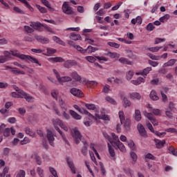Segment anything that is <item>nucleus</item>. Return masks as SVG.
I'll list each match as a JSON object with an SVG mask.
<instances>
[{
	"mask_svg": "<svg viewBox=\"0 0 177 177\" xmlns=\"http://www.w3.org/2000/svg\"><path fill=\"white\" fill-rule=\"evenodd\" d=\"M3 58L6 59V62H8L12 59V56H15V57H18L21 60H29L31 63H34L35 64H38L41 67L42 64L39 63V61L37 59V58L32 57L30 55H26L24 54H20L17 50H10V51H4L3 52Z\"/></svg>",
	"mask_w": 177,
	"mask_h": 177,
	"instance_id": "obj_1",
	"label": "nucleus"
},
{
	"mask_svg": "<svg viewBox=\"0 0 177 177\" xmlns=\"http://www.w3.org/2000/svg\"><path fill=\"white\" fill-rule=\"evenodd\" d=\"M51 96L54 99H55V100H58L61 109H63L64 110H67V105H66V102H64V100L62 99V97H60V95L59 94V90H52Z\"/></svg>",
	"mask_w": 177,
	"mask_h": 177,
	"instance_id": "obj_2",
	"label": "nucleus"
},
{
	"mask_svg": "<svg viewBox=\"0 0 177 177\" xmlns=\"http://www.w3.org/2000/svg\"><path fill=\"white\" fill-rule=\"evenodd\" d=\"M40 27H42V25L39 22H30V26H25L24 27L26 32L28 34H32L35 30H38Z\"/></svg>",
	"mask_w": 177,
	"mask_h": 177,
	"instance_id": "obj_3",
	"label": "nucleus"
},
{
	"mask_svg": "<svg viewBox=\"0 0 177 177\" xmlns=\"http://www.w3.org/2000/svg\"><path fill=\"white\" fill-rule=\"evenodd\" d=\"M53 73L55 74L58 82L59 84H64V82H70L73 81V79L71 77L68 76H64V77H60V75L59 74V72L56 69L53 70Z\"/></svg>",
	"mask_w": 177,
	"mask_h": 177,
	"instance_id": "obj_4",
	"label": "nucleus"
},
{
	"mask_svg": "<svg viewBox=\"0 0 177 177\" xmlns=\"http://www.w3.org/2000/svg\"><path fill=\"white\" fill-rule=\"evenodd\" d=\"M72 136L76 143V145L80 144V142L82 140V136L81 135V133L77 128H74L71 131Z\"/></svg>",
	"mask_w": 177,
	"mask_h": 177,
	"instance_id": "obj_5",
	"label": "nucleus"
},
{
	"mask_svg": "<svg viewBox=\"0 0 177 177\" xmlns=\"http://www.w3.org/2000/svg\"><path fill=\"white\" fill-rule=\"evenodd\" d=\"M65 111H63L62 113H60V111H59V109H57V107H54L53 108V111L55 114H57V115H58L59 117H63V118H64V120H71V116H70V114L67 113V112H66V111H67L66 109H64Z\"/></svg>",
	"mask_w": 177,
	"mask_h": 177,
	"instance_id": "obj_6",
	"label": "nucleus"
},
{
	"mask_svg": "<svg viewBox=\"0 0 177 177\" xmlns=\"http://www.w3.org/2000/svg\"><path fill=\"white\" fill-rule=\"evenodd\" d=\"M62 11L65 15H73L74 11H73V8L68 6V3L67 2H64L62 5Z\"/></svg>",
	"mask_w": 177,
	"mask_h": 177,
	"instance_id": "obj_7",
	"label": "nucleus"
},
{
	"mask_svg": "<svg viewBox=\"0 0 177 177\" xmlns=\"http://www.w3.org/2000/svg\"><path fill=\"white\" fill-rule=\"evenodd\" d=\"M144 114L145 116L148 118L149 121H151L154 127H157L158 125V121L157 120V119H156V118H154L153 113L145 112Z\"/></svg>",
	"mask_w": 177,
	"mask_h": 177,
	"instance_id": "obj_8",
	"label": "nucleus"
},
{
	"mask_svg": "<svg viewBox=\"0 0 177 177\" xmlns=\"http://www.w3.org/2000/svg\"><path fill=\"white\" fill-rule=\"evenodd\" d=\"M46 138L49 142V145H50L53 147H55V136L53 135V132L52 131L48 129Z\"/></svg>",
	"mask_w": 177,
	"mask_h": 177,
	"instance_id": "obj_9",
	"label": "nucleus"
},
{
	"mask_svg": "<svg viewBox=\"0 0 177 177\" xmlns=\"http://www.w3.org/2000/svg\"><path fill=\"white\" fill-rule=\"evenodd\" d=\"M137 129L142 138H147V133L146 132V129H145V127L142 123H138L137 125Z\"/></svg>",
	"mask_w": 177,
	"mask_h": 177,
	"instance_id": "obj_10",
	"label": "nucleus"
},
{
	"mask_svg": "<svg viewBox=\"0 0 177 177\" xmlns=\"http://www.w3.org/2000/svg\"><path fill=\"white\" fill-rule=\"evenodd\" d=\"M71 77L77 82H82V84H85L86 82V79L81 77L80 75H78V73L75 71L71 73Z\"/></svg>",
	"mask_w": 177,
	"mask_h": 177,
	"instance_id": "obj_11",
	"label": "nucleus"
},
{
	"mask_svg": "<svg viewBox=\"0 0 177 177\" xmlns=\"http://www.w3.org/2000/svg\"><path fill=\"white\" fill-rule=\"evenodd\" d=\"M73 107L75 110H77V111H79V113H81V114H85L86 115H89L91 118H93V115L91 114V113L86 111V109H80V107L78 106V105L77 104L73 105Z\"/></svg>",
	"mask_w": 177,
	"mask_h": 177,
	"instance_id": "obj_12",
	"label": "nucleus"
},
{
	"mask_svg": "<svg viewBox=\"0 0 177 177\" xmlns=\"http://www.w3.org/2000/svg\"><path fill=\"white\" fill-rule=\"evenodd\" d=\"M21 95H22L21 99H25L28 103H32V102H34V97L26 92L23 91L21 93Z\"/></svg>",
	"mask_w": 177,
	"mask_h": 177,
	"instance_id": "obj_13",
	"label": "nucleus"
},
{
	"mask_svg": "<svg viewBox=\"0 0 177 177\" xmlns=\"http://www.w3.org/2000/svg\"><path fill=\"white\" fill-rule=\"evenodd\" d=\"M129 97L131 100H140L142 99V95L138 92H132L129 93Z\"/></svg>",
	"mask_w": 177,
	"mask_h": 177,
	"instance_id": "obj_14",
	"label": "nucleus"
},
{
	"mask_svg": "<svg viewBox=\"0 0 177 177\" xmlns=\"http://www.w3.org/2000/svg\"><path fill=\"white\" fill-rule=\"evenodd\" d=\"M71 95L73 96H77V97H84V93L81 91V90L75 88H73L70 91Z\"/></svg>",
	"mask_w": 177,
	"mask_h": 177,
	"instance_id": "obj_15",
	"label": "nucleus"
},
{
	"mask_svg": "<svg viewBox=\"0 0 177 177\" xmlns=\"http://www.w3.org/2000/svg\"><path fill=\"white\" fill-rule=\"evenodd\" d=\"M47 60L50 62V63H63V62H64V59L61 57H50L48 58Z\"/></svg>",
	"mask_w": 177,
	"mask_h": 177,
	"instance_id": "obj_16",
	"label": "nucleus"
},
{
	"mask_svg": "<svg viewBox=\"0 0 177 177\" xmlns=\"http://www.w3.org/2000/svg\"><path fill=\"white\" fill-rule=\"evenodd\" d=\"M146 126L153 133H155L157 136H161L162 133H158V131H154V128H153V125L151 124L150 122L146 121Z\"/></svg>",
	"mask_w": 177,
	"mask_h": 177,
	"instance_id": "obj_17",
	"label": "nucleus"
},
{
	"mask_svg": "<svg viewBox=\"0 0 177 177\" xmlns=\"http://www.w3.org/2000/svg\"><path fill=\"white\" fill-rule=\"evenodd\" d=\"M31 158H32V160H35L37 165H41V164H42V160L41 159V157H39L38 153H33L31 155Z\"/></svg>",
	"mask_w": 177,
	"mask_h": 177,
	"instance_id": "obj_18",
	"label": "nucleus"
},
{
	"mask_svg": "<svg viewBox=\"0 0 177 177\" xmlns=\"http://www.w3.org/2000/svg\"><path fill=\"white\" fill-rule=\"evenodd\" d=\"M92 120H95V116H93V118H91L88 115V117L84 118L83 124L85 125V127H91V125L93 124Z\"/></svg>",
	"mask_w": 177,
	"mask_h": 177,
	"instance_id": "obj_19",
	"label": "nucleus"
},
{
	"mask_svg": "<svg viewBox=\"0 0 177 177\" xmlns=\"http://www.w3.org/2000/svg\"><path fill=\"white\" fill-rule=\"evenodd\" d=\"M115 149H119L120 151L122 153H125L127 151V149H125V145L121 141L117 142L116 144L114 145Z\"/></svg>",
	"mask_w": 177,
	"mask_h": 177,
	"instance_id": "obj_20",
	"label": "nucleus"
},
{
	"mask_svg": "<svg viewBox=\"0 0 177 177\" xmlns=\"http://www.w3.org/2000/svg\"><path fill=\"white\" fill-rule=\"evenodd\" d=\"M52 123L55 129L59 128L63 124V121L59 118L52 119Z\"/></svg>",
	"mask_w": 177,
	"mask_h": 177,
	"instance_id": "obj_21",
	"label": "nucleus"
},
{
	"mask_svg": "<svg viewBox=\"0 0 177 177\" xmlns=\"http://www.w3.org/2000/svg\"><path fill=\"white\" fill-rule=\"evenodd\" d=\"M95 117L96 118H98V120H103L104 121H110V116L104 113H102V114L96 113Z\"/></svg>",
	"mask_w": 177,
	"mask_h": 177,
	"instance_id": "obj_22",
	"label": "nucleus"
},
{
	"mask_svg": "<svg viewBox=\"0 0 177 177\" xmlns=\"http://www.w3.org/2000/svg\"><path fill=\"white\" fill-rule=\"evenodd\" d=\"M172 106H174V103L170 102L169 105V109H167L165 111V114L167 117L169 118H173V114H172Z\"/></svg>",
	"mask_w": 177,
	"mask_h": 177,
	"instance_id": "obj_23",
	"label": "nucleus"
},
{
	"mask_svg": "<svg viewBox=\"0 0 177 177\" xmlns=\"http://www.w3.org/2000/svg\"><path fill=\"white\" fill-rule=\"evenodd\" d=\"M69 114L74 118V120H80L82 118L81 115L78 114L77 112L73 110H69Z\"/></svg>",
	"mask_w": 177,
	"mask_h": 177,
	"instance_id": "obj_24",
	"label": "nucleus"
},
{
	"mask_svg": "<svg viewBox=\"0 0 177 177\" xmlns=\"http://www.w3.org/2000/svg\"><path fill=\"white\" fill-rule=\"evenodd\" d=\"M75 64H77L75 61L69 59L64 62V66L66 67V68H71V67L75 66Z\"/></svg>",
	"mask_w": 177,
	"mask_h": 177,
	"instance_id": "obj_25",
	"label": "nucleus"
},
{
	"mask_svg": "<svg viewBox=\"0 0 177 177\" xmlns=\"http://www.w3.org/2000/svg\"><path fill=\"white\" fill-rule=\"evenodd\" d=\"M177 60L176 59H171L167 62L163 64L162 67L165 68V67H172L176 63Z\"/></svg>",
	"mask_w": 177,
	"mask_h": 177,
	"instance_id": "obj_26",
	"label": "nucleus"
},
{
	"mask_svg": "<svg viewBox=\"0 0 177 177\" xmlns=\"http://www.w3.org/2000/svg\"><path fill=\"white\" fill-rule=\"evenodd\" d=\"M131 106H132V102H131V100H129L128 97H124L123 107H124V109H127V107H131Z\"/></svg>",
	"mask_w": 177,
	"mask_h": 177,
	"instance_id": "obj_27",
	"label": "nucleus"
},
{
	"mask_svg": "<svg viewBox=\"0 0 177 177\" xmlns=\"http://www.w3.org/2000/svg\"><path fill=\"white\" fill-rule=\"evenodd\" d=\"M155 142L157 149H162V147H164V145H165V140H155Z\"/></svg>",
	"mask_w": 177,
	"mask_h": 177,
	"instance_id": "obj_28",
	"label": "nucleus"
},
{
	"mask_svg": "<svg viewBox=\"0 0 177 177\" xmlns=\"http://www.w3.org/2000/svg\"><path fill=\"white\" fill-rule=\"evenodd\" d=\"M145 83V78L140 77L136 80H131L133 85H140V84Z\"/></svg>",
	"mask_w": 177,
	"mask_h": 177,
	"instance_id": "obj_29",
	"label": "nucleus"
},
{
	"mask_svg": "<svg viewBox=\"0 0 177 177\" xmlns=\"http://www.w3.org/2000/svg\"><path fill=\"white\" fill-rule=\"evenodd\" d=\"M118 62L121 63L122 64H127L128 66H132V62L128 60V59L125 57H120L118 59Z\"/></svg>",
	"mask_w": 177,
	"mask_h": 177,
	"instance_id": "obj_30",
	"label": "nucleus"
},
{
	"mask_svg": "<svg viewBox=\"0 0 177 177\" xmlns=\"http://www.w3.org/2000/svg\"><path fill=\"white\" fill-rule=\"evenodd\" d=\"M53 41H54V42H56V44H59V45L66 46V43L60 39V38H59L57 36H53Z\"/></svg>",
	"mask_w": 177,
	"mask_h": 177,
	"instance_id": "obj_31",
	"label": "nucleus"
},
{
	"mask_svg": "<svg viewBox=\"0 0 177 177\" xmlns=\"http://www.w3.org/2000/svg\"><path fill=\"white\" fill-rule=\"evenodd\" d=\"M69 38L73 39V41H81L82 39L81 35L75 33H71Z\"/></svg>",
	"mask_w": 177,
	"mask_h": 177,
	"instance_id": "obj_32",
	"label": "nucleus"
},
{
	"mask_svg": "<svg viewBox=\"0 0 177 177\" xmlns=\"http://www.w3.org/2000/svg\"><path fill=\"white\" fill-rule=\"evenodd\" d=\"M105 56H109V57H111V59H115L120 57V54L117 53H111V52H108L104 54Z\"/></svg>",
	"mask_w": 177,
	"mask_h": 177,
	"instance_id": "obj_33",
	"label": "nucleus"
},
{
	"mask_svg": "<svg viewBox=\"0 0 177 177\" xmlns=\"http://www.w3.org/2000/svg\"><path fill=\"white\" fill-rule=\"evenodd\" d=\"M97 50H99V48H97L96 47H93L92 46H88L86 48V53H93L96 52Z\"/></svg>",
	"mask_w": 177,
	"mask_h": 177,
	"instance_id": "obj_34",
	"label": "nucleus"
},
{
	"mask_svg": "<svg viewBox=\"0 0 177 177\" xmlns=\"http://www.w3.org/2000/svg\"><path fill=\"white\" fill-rule=\"evenodd\" d=\"M25 132L26 135H29V136H31L32 138H35V132H34L31 129H30V127H26Z\"/></svg>",
	"mask_w": 177,
	"mask_h": 177,
	"instance_id": "obj_35",
	"label": "nucleus"
},
{
	"mask_svg": "<svg viewBox=\"0 0 177 177\" xmlns=\"http://www.w3.org/2000/svg\"><path fill=\"white\" fill-rule=\"evenodd\" d=\"M105 100L108 102V103H110L111 104H113V106H117V101L114 100V98L107 96L105 97Z\"/></svg>",
	"mask_w": 177,
	"mask_h": 177,
	"instance_id": "obj_36",
	"label": "nucleus"
},
{
	"mask_svg": "<svg viewBox=\"0 0 177 177\" xmlns=\"http://www.w3.org/2000/svg\"><path fill=\"white\" fill-rule=\"evenodd\" d=\"M84 147L82 149V153L84 156H86L88 154V142L86 141H83Z\"/></svg>",
	"mask_w": 177,
	"mask_h": 177,
	"instance_id": "obj_37",
	"label": "nucleus"
},
{
	"mask_svg": "<svg viewBox=\"0 0 177 177\" xmlns=\"http://www.w3.org/2000/svg\"><path fill=\"white\" fill-rule=\"evenodd\" d=\"M55 130L59 133L60 136H62L64 142H65L66 143H68V141L67 140V139H66V135L63 133V131L60 130V128L56 127Z\"/></svg>",
	"mask_w": 177,
	"mask_h": 177,
	"instance_id": "obj_38",
	"label": "nucleus"
},
{
	"mask_svg": "<svg viewBox=\"0 0 177 177\" xmlns=\"http://www.w3.org/2000/svg\"><path fill=\"white\" fill-rule=\"evenodd\" d=\"M111 136L113 138L112 142H111V145H116L120 142V139L118 138V136L115 135V133H112Z\"/></svg>",
	"mask_w": 177,
	"mask_h": 177,
	"instance_id": "obj_39",
	"label": "nucleus"
},
{
	"mask_svg": "<svg viewBox=\"0 0 177 177\" xmlns=\"http://www.w3.org/2000/svg\"><path fill=\"white\" fill-rule=\"evenodd\" d=\"M36 39H37V41H39V42H41V44H48L49 43V39L45 38L44 37L37 36V37H36Z\"/></svg>",
	"mask_w": 177,
	"mask_h": 177,
	"instance_id": "obj_40",
	"label": "nucleus"
},
{
	"mask_svg": "<svg viewBox=\"0 0 177 177\" xmlns=\"http://www.w3.org/2000/svg\"><path fill=\"white\" fill-rule=\"evenodd\" d=\"M41 3H43L44 6H46V8H48V9L51 12H55V8L50 7V4L49 3V1H48L47 0H41Z\"/></svg>",
	"mask_w": 177,
	"mask_h": 177,
	"instance_id": "obj_41",
	"label": "nucleus"
},
{
	"mask_svg": "<svg viewBox=\"0 0 177 177\" xmlns=\"http://www.w3.org/2000/svg\"><path fill=\"white\" fill-rule=\"evenodd\" d=\"M135 120L136 121H140L142 120V114L140 113V111L136 109L135 111Z\"/></svg>",
	"mask_w": 177,
	"mask_h": 177,
	"instance_id": "obj_42",
	"label": "nucleus"
},
{
	"mask_svg": "<svg viewBox=\"0 0 177 177\" xmlns=\"http://www.w3.org/2000/svg\"><path fill=\"white\" fill-rule=\"evenodd\" d=\"M167 93L168 92V88H163V91H160L161 95H162V99L163 100V102H167V100H168V97H167V95H165V93Z\"/></svg>",
	"mask_w": 177,
	"mask_h": 177,
	"instance_id": "obj_43",
	"label": "nucleus"
},
{
	"mask_svg": "<svg viewBox=\"0 0 177 177\" xmlns=\"http://www.w3.org/2000/svg\"><path fill=\"white\" fill-rule=\"evenodd\" d=\"M121 124H123L124 128L128 131L131 127V120L129 119H124V121Z\"/></svg>",
	"mask_w": 177,
	"mask_h": 177,
	"instance_id": "obj_44",
	"label": "nucleus"
},
{
	"mask_svg": "<svg viewBox=\"0 0 177 177\" xmlns=\"http://www.w3.org/2000/svg\"><path fill=\"white\" fill-rule=\"evenodd\" d=\"M84 84L87 85V86H97V82L96 81H86L84 82Z\"/></svg>",
	"mask_w": 177,
	"mask_h": 177,
	"instance_id": "obj_45",
	"label": "nucleus"
},
{
	"mask_svg": "<svg viewBox=\"0 0 177 177\" xmlns=\"http://www.w3.org/2000/svg\"><path fill=\"white\" fill-rule=\"evenodd\" d=\"M13 74H18L21 75H24L26 74V72L24 71H21L17 68H15L13 70L11 71Z\"/></svg>",
	"mask_w": 177,
	"mask_h": 177,
	"instance_id": "obj_46",
	"label": "nucleus"
},
{
	"mask_svg": "<svg viewBox=\"0 0 177 177\" xmlns=\"http://www.w3.org/2000/svg\"><path fill=\"white\" fill-rule=\"evenodd\" d=\"M147 50H149L150 52H158L160 49H162V46H156V47H150L146 48Z\"/></svg>",
	"mask_w": 177,
	"mask_h": 177,
	"instance_id": "obj_47",
	"label": "nucleus"
},
{
	"mask_svg": "<svg viewBox=\"0 0 177 177\" xmlns=\"http://www.w3.org/2000/svg\"><path fill=\"white\" fill-rule=\"evenodd\" d=\"M46 50H47V53L44 54L45 56H51V55H55V53H56V49H54V48H48Z\"/></svg>",
	"mask_w": 177,
	"mask_h": 177,
	"instance_id": "obj_48",
	"label": "nucleus"
},
{
	"mask_svg": "<svg viewBox=\"0 0 177 177\" xmlns=\"http://www.w3.org/2000/svg\"><path fill=\"white\" fill-rule=\"evenodd\" d=\"M149 96L152 100H158V95H157V93L154 91H151Z\"/></svg>",
	"mask_w": 177,
	"mask_h": 177,
	"instance_id": "obj_49",
	"label": "nucleus"
},
{
	"mask_svg": "<svg viewBox=\"0 0 177 177\" xmlns=\"http://www.w3.org/2000/svg\"><path fill=\"white\" fill-rule=\"evenodd\" d=\"M147 56H148V57H150V59H151V60H160V55H155L154 54H151L150 53L147 54Z\"/></svg>",
	"mask_w": 177,
	"mask_h": 177,
	"instance_id": "obj_50",
	"label": "nucleus"
},
{
	"mask_svg": "<svg viewBox=\"0 0 177 177\" xmlns=\"http://www.w3.org/2000/svg\"><path fill=\"white\" fill-rule=\"evenodd\" d=\"M170 17L171 15L166 14L163 17H160L159 20L161 23H165V21H168V20H169Z\"/></svg>",
	"mask_w": 177,
	"mask_h": 177,
	"instance_id": "obj_51",
	"label": "nucleus"
},
{
	"mask_svg": "<svg viewBox=\"0 0 177 177\" xmlns=\"http://www.w3.org/2000/svg\"><path fill=\"white\" fill-rule=\"evenodd\" d=\"M23 91H20L19 93L12 92L11 93L12 97H15L16 99H19L22 97L21 93Z\"/></svg>",
	"mask_w": 177,
	"mask_h": 177,
	"instance_id": "obj_52",
	"label": "nucleus"
},
{
	"mask_svg": "<svg viewBox=\"0 0 177 177\" xmlns=\"http://www.w3.org/2000/svg\"><path fill=\"white\" fill-rule=\"evenodd\" d=\"M135 73L132 71H129L126 74V78L128 81H130V80H132Z\"/></svg>",
	"mask_w": 177,
	"mask_h": 177,
	"instance_id": "obj_53",
	"label": "nucleus"
},
{
	"mask_svg": "<svg viewBox=\"0 0 177 177\" xmlns=\"http://www.w3.org/2000/svg\"><path fill=\"white\" fill-rule=\"evenodd\" d=\"M108 147H109V151L111 157H115V152L114 151V149L111 147V145L110 143H108Z\"/></svg>",
	"mask_w": 177,
	"mask_h": 177,
	"instance_id": "obj_54",
	"label": "nucleus"
},
{
	"mask_svg": "<svg viewBox=\"0 0 177 177\" xmlns=\"http://www.w3.org/2000/svg\"><path fill=\"white\" fill-rule=\"evenodd\" d=\"M131 158H132V164H135L136 161H138V155L135 153V152L130 153Z\"/></svg>",
	"mask_w": 177,
	"mask_h": 177,
	"instance_id": "obj_55",
	"label": "nucleus"
},
{
	"mask_svg": "<svg viewBox=\"0 0 177 177\" xmlns=\"http://www.w3.org/2000/svg\"><path fill=\"white\" fill-rule=\"evenodd\" d=\"M107 45H109L111 48H115V49H118L120 46V45L119 44H117V43L113 42V41H109L107 43Z\"/></svg>",
	"mask_w": 177,
	"mask_h": 177,
	"instance_id": "obj_56",
	"label": "nucleus"
},
{
	"mask_svg": "<svg viewBox=\"0 0 177 177\" xmlns=\"http://www.w3.org/2000/svg\"><path fill=\"white\" fill-rule=\"evenodd\" d=\"M67 161H68V164L73 174H75V167H74V162H73L72 160H70L68 159Z\"/></svg>",
	"mask_w": 177,
	"mask_h": 177,
	"instance_id": "obj_57",
	"label": "nucleus"
},
{
	"mask_svg": "<svg viewBox=\"0 0 177 177\" xmlns=\"http://www.w3.org/2000/svg\"><path fill=\"white\" fill-rule=\"evenodd\" d=\"M152 68L151 67H147L145 68L142 71V76L143 77H146V75H147V74H149V73H150V71H151Z\"/></svg>",
	"mask_w": 177,
	"mask_h": 177,
	"instance_id": "obj_58",
	"label": "nucleus"
},
{
	"mask_svg": "<svg viewBox=\"0 0 177 177\" xmlns=\"http://www.w3.org/2000/svg\"><path fill=\"white\" fill-rule=\"evenodd\" d=\"M119 118L120 120V122L122 123L125 121V115H124V111H119Z\"/></svg>",
	"mask_w": 177,
	"mask_h": 177,
	"instance_id": "obj_59",
	"label": "nucleus"
},
{
	"mask_svg": "<svg viewBox=\"0 0 177 177\" xmlns=\"http://www.w3.org/2000/svg\"><path fill=\"white\" fill-rule=\"evenodd\" d=\"M88 110H96V105L93 104H85Z\"/></svg>",
	"mask_w": 177,
	"mask_h": 177,
	"instance_id": "obj_60",
	"label": "nucleus"
},
{
	"mask_svg": "<svg viewBox=\"0 0 177 177\" xmlns=\"http://www.w3.org/2000/svg\"><path fill=\"white\" fill-rule=\"evenodd\" d=\"M110 91H111L110 86L109 84H106L105 86H104L102 88L103 93H109Z\"/></svg>",
	"mask_w": 177,
	"mask_h": 177,
	"instance_id": "obj_61",
	"label": "nucleus"
},
{
	"mask_svg": "<svg viewBox=\"0 0 177 177\" xmlns=\"http://www.w3.org/2000/svg\"><path fill=\"white\" fill-rule=\"evenodd\" d=\"M16 177H26V171L24 170H19L17 174Z\"/></svg>",
	"mask_w": 177,
	"mask_h": 177,
	"instance_id": "obj_62",
	"label": "nucleus"
},
{
	"mask_svg": "<svg viewBox=\"0 0 177 177\" xmlns=\"http://www.w3.org/2000/svg\"><path fill=\"white\" fill-rule=\"evenodd\" d=\"M153 114H154V115H161L162 112L161 110L158 109H152L151 111Z\"/></svg>",
	"mask_w": 177,
	"mask_h": 177,
	"instance_id": "obj_63",
	"label": "nucleus"
},
{
	"mask_svg": "<svg viewBox=\"0 0 177 177\" xmlns=\"http://www.w3.org/2000/svg\"><path fill=\"white\" fill-rule=\"evenodd\" d=\"M37 172L39 175V177H44V169H42V168L41 167H37Z\"/></svg>",
	"mask_w": 177,
	"mask_h": 177,
	"instance_id": "obj_64",
	"label": "nucleus"
}]
</instances>
